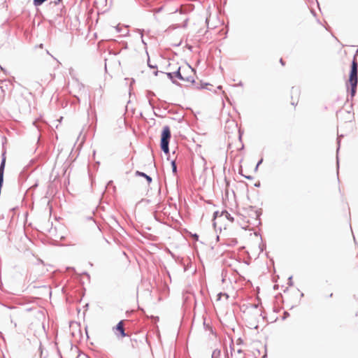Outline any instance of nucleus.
I'll return each mask as SVG.
<instances>
[{
  "mask_svg": "<svg viewBox=\"0 0 358 358\" xmlns=\"http://www.w3.org/2000/svg\"><path fill=\"white\" fill-rule=\"evenodd\" d=\"M136 174L138 175V176H143V177H145L146 176V174H145L144 173L140 172V171H136Z\"/></svg>",
  "mask_w": 358,
  "mask_h": 358,
  "instance_id": "nucleus-8",
  "label": "nucleus"
},
{
  "mask_svg": "<svg viewBox=\"0 0 358 358\" xmlns=\"http://www.w3.org/2000/svg\"><path fill=\"white\" fill-rule=\"evenodd\" d=\"M171 138V131L168 126L163 128L161 138V148L166 153L168 154L169 150V143Z\"/></svg>",
  "mask_w": 358,
  "mask_h": 358,
  "instance_id": "nucleus-3",
  "label": "nucleus"
},
{
  "mask_svg": "<svg viewBox=\"0 0 358 358\" xmlns=\"http://www.w3.org/2000/svg\"><path fill=\"white\" fill-rule=\"evenodd\" d=\"M221 217H224L231 222L234 221V217L227 211L222 212Z\"/></svg>",
  "mask_w": 358,
  "mask_h": 358,
  "instance_id": "nucleus-7",
  "label": "nucleus"
},
{
  "mask_svg": "<svg viewBox=\"0 0 358 358\" xmlns=\"http://www.w3.org/2000/svg\"><path fill=\"white\" fill-rule=\"evenodd\" d=\"M167 70L169 71L167 75L169 78H176L177 75L180 74V63L176 60H171L169 63Z\"/></svg>",
  "mask_w": 358,
  "mask_h": 358,
  "instance_id": "nucleus-4",
  "label": "nucleus"
},
{
  "mask_svg": "<svg viewBox=\"0 0 358 358\" xmlns=\"http://www.w3.org/2000/svg\"><path fill=\"white\" fill-rule=\"evenodd\" d=\"M145 178H146V180H148V183H150V182H151V181H152V178H151L150 176H147V175H146V176H145Z\"/></svg>",
  "mask_w": 358,
  "mask_h": 358,
  "instance_id": "nucleus-10",
  "label": "nucleus"
},
{
  "mask_svg": "<svg viewBox=\"0 0 358 358\" xmlns=\"http://www.w3.org/2000/svg\"><path fill=\"white\" fill-rule=\"evenodd\" d=\"M115 332L117 336H120L121 337L126 336V334L124 333V322L120 321L115 328Z\"/></svg>",
  "mask_w": 358,
  "mask_h": 358,
  "instance_id": "nucleus-6",
  "label": "nucleus"
},
{
  "mask_svg": "<svg viewBox=\"0 0 358 358\" xmlns=\"http://www.w3.org/2000/svg\"><path fill=\"white\" fill-rule=\"evenodd\" d=\"M223 296H224L226 298H228V295L227 294H223Z\"/></svg>",
  "mask_w": 358,
  "mask_h": 358,
  "instance_id": "nucleus-12",
  "label": "nucleus"
},
{
  "mask_svg": "<svg viewBox=\"0 0 358 358\" xmlns=\"http://www.w3.org/2000/svg\"><path fill=\"white\" fill-rule=\"evenodd\" d=\"M219 299L221 298L222 294H219Z\"/></svg>",
  "mask_w": 358,
  "mask_h": 358,
  "instance_id": "nucleus-13",
  "label": "nucleus"
},
{
  "mask_svg": "<svg viewBox=\"0 0 358 358\" xmlns=\"http://www.w3.org/2000/svg\"><path fill=\"white\" fill-rule=\"evenodd\" d=\"M300 91L297 88H292L291 90V103L293 106H296L299 101Z\"/></svg>",
  "mask_w": 358,
  "mask_h": 358,
  "instance_id": "nucleus-5",
  "label": "nucleus"
},
{
  "mask_svg": "<svg viewBox=\"0 0 358 358\" xmlns=\"http://www.w3.org/2000/svg\"><path fill=\"white\" fill-rule=\"evenodd\" d=\"M280 63H281V64H282V66H284V65H285V62H284V61H283V59H280Z\"/></svg>",
  "mask_w": 358,
  "mask_h": 358,
  "instance_id": "nucleus-11",
  "label": "nucleus"
},
{
  "mask_svg": "<svg viewBox=\"0 0 358 358\" xmlns=\"http://www.w3.org/2000/svg\"><path fill=\"white\" fill-rule=\"evenodd\" d=\"M176 78L185 83L193 84L196 78V73L193 68L185 62L180 63V74Z\"/></svg>",
  "mask_w": 358,
  "mask_h": 358,
  "instance_id": "nucleus-1",
  "label": "nucleus"
},
{
  "mask_svg": "<svg viewBox=\"0 0 358 358\" xmlns=\"http://www.w3.org/2000/svg\"><path fill=\"white\" fill-rule=\"evenodd\" d=\"M357 69L358 64L355 57L352 63L351 71L349 76L348 82L351 86V95L353 96L356 92V88L358 83V76H357Z\"/></svg>",
  "mask_w": 358,
  "mask_h": 358,
  "instance_id": "nucleus-2",
  "label": "nucleus"
},
{
  "mask_svg": "<svg viewBox=\"0 0 358 358\" xmlns=\"http://www.w3.org/2000/svg\"><path fill=\"white\" fill-rule=\"evenodd\" d=\"M172 167H173V172H176V163L174 161L172 162Z\"/></svg>",
  "mask_w": 358,
  "mask_h": 358,
  "instance_id": "nucleus-9",
  "label": "nucleus"
}]
</instances>
